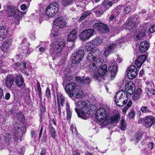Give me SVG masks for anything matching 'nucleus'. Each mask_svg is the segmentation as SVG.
Wrapping results in <instances>:
<instances>
[{
	"label": "nucleus",
	"mask_w": 155,
	"mask_h": 155,
	"mask_svg": "<svg viewBox=\"0 0 155 155\" xmlns=\"http://www.w3.org/2000/svg\"><path fill=\"white\" fill-rule=\"evenodd\" d=\"M131 10V7L130 6L126 7L124 8V12L125 14L129 13Z\"/></svg>",
	"instance_id": "nucleus-56"
},
{
	"label": "nucleus",
	"mask_w": 155,
	"mask_h": 155,
	"mask_svg": "<svg viewBox=\"0 0 155 155\" xmlns=\"http://www.w3.org/2000/svg\"><path fill=\"white\" fill-rule=\"evenodd\" d=\"M150 32L153 33L155 32V25L150 27L149 29Z\"/></svg>",
	"instance_id": "nucleus-58"
},
{
	"label": "nucleus",
	"mask_w": 155,
	"mask_h": 155,
	"mask_svg": "<svg viewBox=\"0 0 155 155\" xmlns=\"http://www.w3.org/2000/svg\"><path fill=\"white\" fill-rule=\"evenodd\" d=\"M76 80L80 84L84 85L89 84L91 81L90 79L87 77H84L83 78L81 77H76Z\"/></svg>",
	"instance_id": "nucleus-24"
},
{
	"label": "nucleus",
	"mask_w": 155,
	"mask_h": 155,
	"mask_svg": "<svg viewBox=\"0 0 155 155\" xmlns=\"http://www.w3.org/2000/svg\"><path fill=\"white\" fill-rule=\"evenodd\" d=\"M102 7L101 5L93 9L97 16H101L103 14L104 12L105 11L104 8H103Z\"/></svg>",
	"instance_id": "nucleus-32"
},
{
	"label": "nucleus",
	"mask_w": 155,
	"mask_h": 155,
	"mask_svg": "<svg viewBox=\"0 0 155 155\" xmlns=\"http://www.w3.org/2000/svg\"><path fill=\"white\" fill-rule=\"evenodd\" d=\"M59 9L58 4L56 2L50 4L46 8L45 13L47 15L51 17L54 16Z\"/></svg>",
	"instance_id": "nucleus-6"
},
{
	"label": "nucleus",
	"mask_w": 155,
	"mask_h": 155,
	"mask_svg": "<svg viewBox=\"0 0 155 155\" xmlns=\"http://www.w3.org/2000/svg\"><path fill=\"white\" fill-rule=\"evenodd\" d=\"M13 130V135L12 137L15 141H16L21 136V135L25 132L26 129L24 127H21L20 128L17 124L14 126Z\"/></svg>",
	"instance_id": "nucleus-9"
},
{
	"label": "nucleus",
	"mask_w": 155,
	"mask_h": 155,
	"mask_svg": "<svg viewBox=\"0 0 155 155\" xmlns=\"http://www.w3.org/2000/svg\"><path fill=\"white\" fill-rule=\"evenodd\" d=\"M54 24L57 27L61 28H63L66 24L64 22L62 17L58 18L54 21Z\"/></svg>",
	"instance_id": "nucleus-21"
},
{
	"label": "nucleus",
	"mask_w": 155,
	"mask_h": 155,
	"mask_svg": "<svg viewBox=\"0 0 155 155\" xmlns=\"http://www.w3.org/2000/svg\"><path fill=\"white\" fill-rule=\"evenodd\" d=\"M142 94V89L140 88H138L134 92L133 97L132 99L136 101L139 99Z\"/></svg>",
	"instance_id": "nucleus-34"
},
{
	"label": "nucleus",
	"mask_w": 155,
	"mask_h": 155,
	"mask_svg": "<svg viewBox=\"0 0 155 155\" xmlns=\"http://www.w3.org/2000/svg\"><path fill=\"white\" fill-rule=\"evenodd\" d=\"M94 27L95 28L96 27L97 29L103 33L107 32L109 31L108 26L106 25L101 22L95 24Z\"/></svg>",
	"instance_id": "nucleus-17"
},
{
	"label": "nucleus",
	"mask_w": 155,
	"mask_h": 155,
	"mask_svg": "<svg viewBox=\"0 0 155 155\" xmlns=\"http://www.w3.org/2000/svg\"><path fill=\"white\" fill-rule=\"evenodd\" d=\"M66 110L67 113V118L68 120L70 119L71 117L72 111L70 109L69 104L68 103H66Z\"/></svg>",
	"instance_id": "nucleus-39"
},
{
	"label": "nucleus",
	"mask_w": 155,
	"mask_h": 155,
	"mask_svg": "<svg viewBox=\"0 0 155 155\" xmlns=\"http://www.w3.org/2000/svg\"><path fill=\"white\" fill-rule=\"evenodd\" d=\"M120 114L118 113L117 114L113 115L110 118V122L112 124H117L120 119Z\"/></svg>",
	"instance_id": "nucleus-25"
},
{
	"label": "nucleus",
	"mask_w": 155,
	"mask_h": 155,
	"mask_svg": "<svg viewBox=\"0 0 155 155\" xmlns=\"http://www.w3.org/2000/svg\"><path fill=\"white\" fill-rule=\"evenodd\" d=\"M37 90L39 94V98L41 99L42 96H41V88L40 86V83L38 82L37 83Z\"/></svg>",
	"instance_id": "nucleus-50"
},
{
	"label": "nucleus",
	"mask_w": 155,
	"mask_h": 155,
	"mask_svg": "<svg viewBox=\"0 0 155 155\" xmlns=\"http://www.w3.org/2000/svg\"><path fill=\"white\" fill-rule=\"evenodd\" d=\"M84 55V51L82 49L76 50L72 54L71 57L73 64H77L80 63L83 59Z\"/></svg>",
	"instance_id": "nucleus-7"
},
{
	"label": "nucleus",
	"mask_w": 155,
	"mask_h": 155,
	"mask_svg": "<svg viewBox=\"0 0 155 155\" xmlns=\"http://www.w3.org/2000/svg\"><path fill=\"white\" fill-rule=\"evenodd\" d=\"M124 38H123L117 41L114 44H112L107 47L105 49L104 54L106 57H107L110 54H111L113 51L116 48V46L118 45L121 47L120 44L124 42Z\"/></svg>",
	"instance_id": "nucleus-8"
},
{
	"label": "nucleus",
	"mask_w": 155,
	"mask_h": 155,
	"mask_svg": "<svg viewBox=\"0 0 155 155\" xmlns=\"http://www.w3.org/2000/svg\"><path fill=\"white\" fill-rule=\"evenodd\" d=\"M127 124L126 121L124 119H122L120 124V129L124 131L126 130Z\"/></svg>",
	"instance_id": "nucleus-41"
},
{
	"label": "nucleus",
	"mask_w": 155,
	"mask_h": 155,
	"mask_svg": "<svg viewBox=\"0 0 155 155\" xmlns=\"http://www.w3.org/2000/svg\"><path fill=\"white\" fill-rule=\"evenodd\" d=\"M140 111L146 114H150L152 113L150 107L147 106H143L140 108Z\"/></svg>",
	"instance_id": "nucleus-33"
},
{
	"label": "nucleus",
	"mask_w": 155,
	"mask_h": 155,
	"mask_svg": "<svg viewBox=\"0 0 155 155\" xmlns=\"http://www.w3.org/2000/svg\"><path fill=\"white\" fill-rule=\"evenodd\" d=\"M65 46V43L63 41H52L50 45V52L54 55L60 54Z\"/></svg>",
	"instance_id": "nucleus-4"
},
{
	"label": "nucleus",
	"mask_w": 155,
	"mask_h": 155,
	"mask_svg": "<svg viewBox=\"0 0 155 155\" xmlns=\"http://www.w3.org/2000/svg\"><path fill=\"white\" fill-rule=\"evenodd\" d=\"M146 59L147 56L145 55H142L139 57L137 60L143 64Z\"/></svg>",
	"instance_id": "nucleus-51"
},
{
	"label": "nucleus",
	"mask_w": 155,
	"mask_h": 155,
	"mask_svg": "<svg viewBox=\"0 0 155 155\" xmlns=\"http://www.w3.org/2000/svg\"><path fill=\"white\" fill-rule=\"evenodd\" d=\"M76 87V84L74 82L69 83L66 85L64 89L69 97L72 95V93Z\"/></svg>",
	"instance_id": "nucleus-15"
},
{
	"label": "nucleus",
	"mask_w": 155,
	"mask_h": 155,
	"mask_svg": "<svg viewBox=\"0 0 155 155\" xmlns=\"http://www.w3.org/2000/svg\"><path fill=\"white\" fill-rule=\"evenodd\" d=\"M75 0H62L61 3L63 6L68 7L75 1Z\"/></svg>",
	"instance_id": "nucleus-38"
},
{
	"label": "nucleus",
	"mask_w": 155,
	"mask_h": 155,
	"mask_svg": "<svg viewBox=\"0 0 155 155\" xmlns=\"http://www.w3.org/2000/svg\"><path fill=\"white\" fill-rule=\"evenodd\" d=\"M45 96L48 100H50L51 98L50 91L48 88H47L45 91Z\"/></svg>",
	"instance_id": "nucleus-53"
},
{
	"label": "nucleus",
	"mask_w": 155,
	"mask_h": 155,
	"mask_svg": "<svg viewBox=\"0 0 155 155\" xmlns=\"http://www.w3.org/2000/svg\"><path fill=\"white\" fill-rule=\"evenodd\" d=\"M134 85L132 82H129L125 84V89L127 92L121 90L116 94L114 101L117 106L122 107L127 103L128 97L127 93L130 94L133 93Z\"/></svg>",
	"instance_id": "nucleus-1"
},
{
	"label": "nucleus",
	"mask_w": 155,
	"mask_h": 155,
	"mask_svg": "<svg viewBox=\"0 0 155 155\" xmlns=\"http://www.w3.org/2000/svg\"><path fill=\"white\" fill-rule=\"evenodd\" d=\"M8 13L11 16L13 17L17 20H18L19 18L26 14L25 12H23L18 9H15L14 7H12L10 8Z\"/></svg>",
	"instance_id": "nucleus-11"
},
{
	"label": "nucleus",
	"mask_w": 155,
	"mask_h": 155,
	"mask_svg": "<svg viewBox=\"0 0 155 155\" xmlns=\"http://www.w3.org/2000/svg\"><path fill=\"white\" fill-rule=\"evenodd\" d=\"M155 119L154 117L151 116H148L145 117V126L147 127H150L152 125L153 126L155 124Z\"/></svg>",
	"instance_id": "nucleus-18"
},
{
	"label": "nucleus",
	"mask_w": 155,
	"mask_h": 155,
	"mask_svg": "<svg viewBox=\"0 0 155 155\" xmlns=\"http://www.w3.org/2000/svg\"><path fill=\"white\" fill-rule=\"evenodd\" d=\"M99 51V50L97 49L94 51H92L88 53L87 57V60L90 62L94 61L96 59L98 58H97V56Z\"/></svg>",
	"instance_id": "nucleus-19"
},
{
	"label": "nucleus",
	"mask_w": 155,
	"mask_h": 155,
	"mask_svg": "<svg viewBox=\"0 0 155 155\" xmlns=\"http://www.w3.org/2000/svg\"><path fill=\"white\" fill-rule=\"evenodd\" d=\"M149 47V44L147 41L141 42L140 45L139 49L142 52H144L147 51Z\"/></svg>",
	"instance_id": "nucleus-22"
},
{
	"label": "nucleus",
	"mask_w": 155,
	"mask_h": 155,
	"mask_svg": "<svg viewBox=\"0 0 155 155\" xmlns=\"http://www.w3.org/2000/svg\"><path fill=\"white\" fill-rule=\"evenodd\" d=\"M16 118L19 122H23L24 120V115L20 113H18L16 114Z\"/></svg>",
	"instance_id": "nucleus-48"
},
{
	"label": "nucleus",
	"mask_w": 155,
	"mask_h": 155,
	"mask_svg": "<svg viewBox=\"0 0 155 155\" xmlns=\"http://www.w3.org/2000/svg\"><path fill=\"white\" fill-rule=\"evenodd\" d=\"M14 81L13 78L11 76H8L5 80V84L8 88H10Z\"/></svg>",
	"instance_id": "nucleus-29"
},
{
	"label": "nucleus",
	"mask_w": 155,
	"mask_h": 155,
	"mask_svg": "<svg viewBox=\"0 0 155 155\" xmlns=\"http://www.w3.org/2000/svg\"><path fill=\"white\" fill-rule=\"evenodd\" d=\"M154 143H149L148 145V150L150 151L154 147Z\"/></svg>",
	"instance_id": "nucleus-59"
},
{
	"label": "nucleus",
	"mask_w": 155,
	"mask_h": 155,
	"mask_svg": "<svg viewBox=\"0 0 155 155\" xmlns=\"http://www.w3.org/2000/svg\"><path fill=\"white\" fill-rule=\"evenodd\" d=\"M48 44L45 43L40 42L39 45L37 46L36 48L40 47L39 48V51L41 52H43L45 50L46 48L48 46Z\"/></svg>",
	"instance_id": "nucleus-36"
},
{
	"label": "nucleus",
	"mask_w": 155,
	"mask_h": 155,
	"mask_svg": "<svg viewBox=\"0 0 155 155\" xmlns=\"http://www.w3.org/2000/svg\"><path fill=\"white\" fill-rule=\"evenodd\" d=\"M142 133L141 132H138L136 133V134L134 137V139H135L136 141H139L141 138Z\"/></svg>",
	"instance_id": "nucleus-54"
},
{
	"label": "nucleus",
	"mask_w": 155,
	"mask_h": 155,
	"mask_svg": "<svg viewBox=\"0 0 155 155\" xmlns=\"http://www.w3.org/2000/svg\"><path fill=\"white\" fill-rule=\"evenodd\" d=\"M142 37L139 35H137L134 36V38L136 41H138Z\"/></svg>",
	"instance_id": "nucleus-63"
},
{
	"label": "nucleus",
	"mask_w": 155,
	"mask_h": 155,
	"mask_svg": "<svg viewBox=\"0 0 155 155\" xmlns=\"http://www.w3.org/2000/svg\"><path fill=\"white\" fill-rule=\"evenodd\" d=\"M138 16L137 15H132L130 18L129 20L131 21L133 23H135L136 25L138 23Z\"/></svg>",
	"instance_id": "nucleus-46"
},
{
	"label": "nucleus",
	"mask_w": 155,
	"mask_h": 155,
	"mask_svg": "<svg viewBox=\"0 0 155 155\" xmlns=\"http://www.w3.org/2000/svg\"><path fill=\"white\" fill-rule=\"evenodd\" d=\"M113 2L112 0H105L101 4L102 7L104 8L105 11L107 10L112 5Z\"/></svg>",
	"instance_id": "nucleus-26"
},
{
	"label": "nucleus",
	"mask_w": 155,
	"mask_h": 155,
	"mask_svg": "<svg viewBox=\"0 0 155 155\" xmlns=\"http://www.w3.org/2000/svg\"><path fill=\"white\" fill-rule=\"evenodd\" d=\"M15 82L19 87L21 89L25 87V84L24 78L21 75L17 74L15 77Z\"/></svg>",
	"instance_id": "nucleus-16"
},
{
	"label": "nucleus",
	"mask_w": 155,
	"mask_h": 155,
	"mask_svg": "<svg viewBox=\"0 0 155 155\" xmlns=\"http://www.w3.org/2000/svg\"><path fill=\"white\" fill-rule=\"evenodd\" d=\"M150 151H149L147 148L144 149L142 151V154L144 155H148Z\"/></svg>",
	"instance_id": "nucleus-57"
},
{
	"label": "nucleus",
	"mask_w": 155,
	"mask_h": 155,
	"mask_svg": "<svg viewBox=\"0 0 155 155\" xmlns=\"http://www.w3.org/2000/svg\"><path fill=\"white\" fill-rule=\"evenodd\" d=\"M12 136V135L8 133L6 134L5 135L4 140L8 144H9L10 143Z\"/></svg>",
	"instance_id": "nucleus-49"
},
{
	"label": "nucleus",
	"mask_w": 155,
	"mask_h": 155,
	"mask_svg": "<svg viewBox=\"0 0 155 155\" xmlns=\"http://www.w3.org/2000/svg\"><path fill=\"white\" fill-rule=\"evenodd\" d=\"M11 42L8 39L6 40L1 46V49L4 52H6L11 45Z\"/></svg>",
	"instance_id": "nucleus-30"
},
{
	"label": "nucleus",
	"mask_w": 155,
	"mask_h": 155,
	"mask_svg": "<svg viewBox=\"0 0 155 155\" xmlns=\"http://www.w3.org/2000/svg\"><path fill=\"white\" fill-rule=\"evenodd\" d=\"M7 34V30L5 26L0 27V41L5 38Z\"/></svg>",
	"instance_id": "nucleus-27"
},
{
	"label": "nucleus",
	"mask_w": 155,
	"mask_h": 155,
	"mask_svg": "<svg viewBox=\"0 0 155 155\" xmlns=\"http://www.w3.org/2000/svg\"><path fill=\"white\" fill-rule=\"evenodd\" d=\"M126 72L127 73L128 78L130 79H132L135 78L137 75V68L135 66L131 65L127 68Z\"/></svg>",
	"instance_id": "nucleus-14"
},
{
	"label": "nucleus",
	"mask_w": 155,
	"mask_h": 155,
	"mask_svg": "<svg viewBox=\"0 0 155 155\" xmlns=\"http://www.w3.org/2000/svg\"><path fill=\"white\" fill-rule=\"evenodd\" d=\"M21 9L23 11H25L26 8H27V6L25 4H22L21 6L20 7Z\"/></svg>",
	"instance_id": "nucleus-64"
},
{
	"label": "nucleus",
	"mask_w": 155,
	"mask_h": 155,
	"mask_svg": "<svg viewBox=\"0 0 155 155\" xmlns=\"http://www.w3.org/2000/svg\"><path fill=\"white\" fill-rule=\"evenodd\" d=\"M77 31L76 29H74L71 31L68 35L67 40L68 41H73L77 37Z\"/></svg>",
	"instance_id": "nucleus-23"
},
{
	"label": "nucleus",
	"mask_w": 155,
	"mask_h": 155,
	"mask_svg": "<svg viewBox=\"0 0 155 155\" xmlns=\"http://www.w3.org/2000/svg\"><path fill=\"white\" fill-rule=\"evenodd\" d=\"M8 13L11 16L13 17L17 20H18L19 18L26 14L25 12H23L18 9H15L14 7H12L10 8Z\"/></svg>",
	"instance_id": "nucleus-10"
},
{
	"label": "nucleus",
	"mask_w": 155,
	"mask_h": 155,
	"mask_svg": "<svg viewBox=\"0 0 155 155\" xmlns=\"http://www.w3.org/2000/svg\"><path fill=\"white\" fill-rule=\"evenodd\" d=\"M91 13L90 11L84 12L80 18L79 20V21H83L86 17L90 15L91 14Z\"/></svg>",
	"instance_id": "nucleus-44"
},
{
	"label": "nucleus",
	"mask_w": 155,
	"mask_h": 155,
	"mask_svg": "<svg viewBox=\"0 0 155 155\" xmlns=\"http://www.w3.org/2000/svg\"><path fill=\"white\" fill-rule=\"evenodd\" d=\"M94 32V30L92 29H86L80 33V38L82 41H86L92 36Z\"/></svg>",
	"instance_id": "nucleus-12"
},
{
	"label": "nucleus",
	"mask_w": 155,
	"mask_h": 155,
	"mask_svg": "<svg viewBox=\"0 0 155 155\" xmlns=\"http://www.w3.org/2000/svg\"><path fill=\"white\" fill-rule=\"evenodd\" d=\"M83 95V92L81 89L76 90L75 92H74L72 93V95L70 96L69 97H74L76 99H78L81 98Z\"/></svg>",
	"instance_id": "nucleus-28"
},
{
	"label": "nucleus",
	"mask_w": 155,
	"mask_h": 155,
	"mask_svg": "<svg viewBox=\"0 0 155 155\" xmlns=\"http://www.w3.org/2000/svg\"><path fill=\"white\" fill-rule=\"evenodd\" d=\"M142 64L143 63H142L140 62L137 60L136 61L135 63V64L137 66V67L138 68L141 66Z\"/></svg>",
	"instance_id": "nucleus-62"
},
{
	"label": "nucleus",
	"mask_w": 155,
	"mask_h": 155,
	"mask_svg": "<svg viewBox=\"0 0 155 155\" xmlns=\"http://www.w3.org/2000/svg\"><path fill=\"white\" fill-rule=\"evenodd\" d=\"M85 50L87 51H90L94 47V46L92 41L88 42L86 43L85 45Z\"/></svg>",
	"instance_id": "nucleus-37"
},
{
	"label": "nucleus",
	"mask_w": 155,
	"mask_h": 155,
	"mask_svg": "<svg viewBox=\"0 0 155 155\" xmlns=\"http://www.w3.org/2000/svg\"><path fill=\"white\" fill-rule=\"evenodd\" d=\"M30 44L29 43L26 42L25 40H24L20 45V46L21 48V53L22 54H29L31 52L29 51V49L28 48Z\"/></svg>",
	"instance_id": "nucleus-20"
},
{
	"label": "nucleus",
	"mask_w": 155,
	"mask_h": 155,
	"mask_svg": "<svg viewBox=\"0 0 155 155\" xmlns=\"http://www.w3.org/2000/svg\"><path fill=\"white\" fill-rule=\"evenodd\" d=\"M60 33L58 31V30L57 28H53L51 30V36L53 37L59 36Z\"/></svg>",
	"instance_id": "nucleus-43"
},
{
	"label": "nucleus",
	"mask_w": 155,
	"mask_h": 155,
	"mask_svg": "<svg viewBox=\"0 0 155 155\" xmlns=\"http://www.w3.org/2000/svg\"><path fill=\"white\" fill-rule=\"evenodd\" d=\"M135 115V113L134 111H132L129 114V117L130 119H131L133 118L134 116Z\"/></svg>",
	"instance_id": "nucleus-61"
},
{
	"label": "nucleus",
	"mask_w": 155,
	"mask_h": 155,
	"mask_svg": "<svg viewBox=\"0 0 155 155\" xmlns=\"http://www.w3.org/2000/svg\"><path fill=\"white\" fill-rule=\"evenodd\" d=\"M146 83L147 84L146 90L147 91L151 90L152 88H153L154 85L153 83L152 82L146 81Z\"/></svg>",
	"instance_id": "nucleus-47"
},
{
	"label": "nucleus",
	"mask_w": 155,
	"mask_h": 155,
	"mask_svg": "<svg viewBox=\"0 0 155 155\" xmlns=\"http://www.w3.org/2000/svg\"><path fill=\"white\" fill-rule=\"evenodd\" d=\"M91 41L94 46L101 45L102 42V40L98 37L96 38Z\"/></svg>",
	"instance_id": "nucleus-40"
},
{
	"label": "nucleus",
	"mask_w": 155,
	"mask_h": 155,
	"mask_svg": "<svg viewBox=\"0 0 155 155\" xmlns=\"http://www.w3.org/2000/svg\"><path fill=\"white\" fill-rule=\"evenodd\" d=\"M75 110L79 117L86 120L89 117L90 113V103L88 101H80L76 104Z\"/></svg>",
	"instance_id": "nucleus-2"
},
{
	"label": "nucleus",
	"mask_w": 155,
	"mask_h": 155,
	"mask_svg": "<svg viewBox=\"0 0 155 155\" xmlns=\"http://www.w3.org/2000/svg\"><path fill=\"white\" fill-rule=\"evenodd\" d=\"M118 20L117 17L114 14L111 15L109 18V21L110 22L116 21Z\"/></svg>",
	"instance_id": "nucleus-52"
},
{
	"label": "nucleus",
	"mask_w": 155,
	"mask_h": 155,
	"mask_svg": "<svg viewBox=\"0 0 155 155\" xmlns=\"http://www.w3.org/2000/svg\"><path fill=\"white\" fill-rule=\"evenodd\" d=\"M46 150L45 148H42L41 150L40 153V155H46Z\"/></svg>",
	"instance_id": "nucleus-60"
},
{
	"label": "nucleus",
	"mask_w": 155,
	"mask_h": 155,
	"mask_svg": "<svg viewBox=\"0 0 155 155\" xmlns=\"http://www.w3.org/2000/svg\"><path fill=\"white\" fill-rule=\"evenodd\" d=\"M58 105H61L63 106L65 101V97L61 94L57 93Z\"/></svg>",
	"instance_id": "nucleus-31"
},
{
	"label": "nucleus",
	"mask_w": 155,
	"mask_h": 155,
	"mask_svg": "<svg viewBox=\"0 0 155 155\" xmlns=\"http://www.w3.org/2000/svg\"><path fill=\"white\" fill-rule=\"evenodd\" d=\"M49 130L51 137L53 138H54L55 137L56 132L54 128L53 127L51 124H49Z\"/></svg>",
	"instance_id": "nucleus-42"
},
{
	"label": "nucleus",
	"mask_w": 155,
	"mask_h": 155,
	"mask_svg": "<svg viewBox=\"0 0 155 155\" xmlns=\"http://www.w3.org/2000/svg\"><path fill=\"white\" fill-rule=\"evenodd\" d=\"M103 61L102 58H97L94 62L91 64L89 66L90 71L92 72L97 70L102 64Z\"/></svg>",
	"instance_id": "nucleus-13"
},
{
	"label": "nucleus",
	"mask_w": 155,
	"mask_h": 155,
	"mask_svg": "<svg viewBox=\"0 0 155 155\" xmlns=\"http://www.w3.org/2000/svg\"><path fill=\"white\" fill-rule=\"evenodd\" d=\"M126 24V28L129 30L133 29V30H135V29L136 28L137 25H136V24L133 23L129 19L127 21Z\"/></svg>",
	"instance_id": "nucleus-35"
},
{
	"label": "nucleus",
	"mask_w": 155,
	"mask_h": 155,
	"mask_svg": "<svg viewBox=\"0 0 155 155\" xmlns=\"http://www.w3.org/2000/svg\"><path fill=\"white\" fill-rule=\"evenodd\" d=\"M108 69L111 72H113L114 74H115L117 71V67L112 64L110 65Z\"/></svg>",
	"instance_id": "nucleus-45"
},
{
	"label": "nucleus",
	"mask_w": 155,
	"mask_h": 155,
	"mask_svg": "<svg viewBox=\"0 0 155 155\" xmlns=\"http://www.w3.org/2000/svg\"><path fill=\"white\" fill-rule=\"evenodd\" d=\"M107 67L106 64H104L98 71L97 72H95L91 73L92 76L96 80L99 81H103L104 79V75L106 72Z\"/></svg>",
	"instance_id": "nucleus-5"
},
{
	"label": "nucleus",
	"mask_w": 155,
	"mask_h": 155,
	"mask_svg": "<svg viewBox=\"0 0 155 155\" xmlns=\"http://www.w3.org/2000/svg\"><path fill=\"white\" fill-rule=\"evenodd\" d=\"M109 113L104 108H100L97 110L96 118L101 124L106 126L109 123V119H107Z\"/></svg>",
	"instance_id": "nucleus-3"
},
{
	"label": "nucleus",
	"mask_w": 155,
	"mask_h": 155,
	"mask_svg": "<svg viewBox=\"0 0 155 155\" xmlns=\"http://www.w3.org/2000/svg\"><path fill=\"white\" fill-rule=\"evenodd\" d=\"M132 104V101L131 100H130L127 104L126 107L123 109V112L124 113H125L128 109L131 106Z\"/></svg>",
	"instance_id": "nucleus-55"
}]
</instances>
